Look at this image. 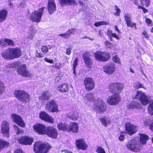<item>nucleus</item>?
<instances>
[{
	"instance_id": "1",
	"label": "nucleus",
	"mask_w": 153,
	"mask_h": 153,
	"mask_svg": "<svg viewBox=\"0 0 153 153\" xmlns=\"http://www.w3.org/2000/svg\"><path fill=\"white\" fill-rule=\"evenodd\" d=\"M124 87L123 84L118 82L111 83L108 86L109 91L113 94L109 96L107 99L108 104L111 105H117L121 100L119 94L122 91Z\"/></svg>"
},
{
	"instance_id": "2",
	"label": "nucleus",
	"mask_w": 153,
	"mask_h": 153,
	"mask_svg": "<svg viewBox=\"0 0 153 153\" xmlns=\"http://www.w3.org/2000/svg\"><path fill=\"white\" fill-rule=\"evenodd\" d=\"M83 97L85 101L93 102V108L97 113H103L106 111V108L105 106V103L101 99H95L94 96L91 94H87Z\"/></svg>"
},
{
	"instance_id": "3",
	"label": "nucleus",
	"mask_w": 153,
	"mask_h": 153,
	"mask_svg": "<svg viewBox=\"0 0 153 153\" xmlns=\"http://www.w3.org/2000/svg\"><path fill=\"white\" fill-rule=\"evenodd\" d=\"M21 51L18 48H10L3 51L1 55L5 59H13L21 55Z\"/></svg>"
},
{
	"instance_id": "4",
	"label": "nucleus",
	"mask_w": 153,
	"mask_h": 153,
	"mask_svg": "<svg viewBox=\"0 0 153 153\" xmlns=\"http://www.w3.org/2000/svg\"><path fill=\"white\" fill-rule=\"evenodd\" d=\"M51 148L48 143L37 142L34 144L33 149L36 153H47Z\"/></svg>"
},
{
	"instance_id": "5",
	"label": "nucleus",
	"mask_w": 153,
	"mask_h": 153,
	"mask_svg": "<svg viewBox=\"0 0 153 153\" xmlns=\"http://www.w3.org/2000/svg\"><path fill=\"white\" fill-rule=\"evenodd\" d=\"M14 94L18 99L22 102H27L30 100V95L23 90H15L14 92Z\"/></svg>"
},
{
	"instance_id": "6",
	"label": "nucleus",
	"mask_w": 153,
	"mask_h": 153,
	"mask_svg": "<svg viewBox=\"0 0 153 153\" xmlns=\"http://www.w3.org/2000/svg\"><path fill=\"white\" fill-rule=\"evenodd\" d=\"M45 109L49 112L58 113L59 112L57 104L53 100L48 102L45 104Z\"/></svg>"
},
{
	"instance_id": "7",
	"label": "nucleus",
	"mask_w": 153,
	"mask_h": 153,
	"mask_svg": "<svg viewBox=\"0 0 153 153\" xmlns=\"http://www.w3.org/2000/svg\"><path fill=\"white\" fill-rule=\"evenodd\" d=\"M127 147L129 150L137 152H139L142 149L143 146L140 142L132 140L127 144Z\"/></svg>"
},
{
	"instance_id": "8",
	"label": "nucleus",
	"mask_w": 153,
	"mask_h": 153,
	"mask_svg": "<svg viewBox=\"0 0 153 153\" xmlns=\"http://www.w3.org/2000/svg\"><path fill=\"white\" fill-rule=\"evenodd\" d=\"M94 56L96 60L103 62L107 61L110 58V55L108 53L101 51L96 52L94 54Z\"/></svg>"
},
{
	"instance_id": "9",
	"label": "nucleus",
	"mask_w": 153,
	"mask_h": 153,
	"mask_svg": "<svg viewBox=\"0 0 153 153\" xmlns=\"http://www.w3.org/2000/svg\"><path fill=\"white\" fill-rule=\"evenodd\" d=\"M45 7H42L38 10L34 11L31 14L30 17V19L32 22H39L41 20V18L42 14V12Z\"/></svg>"
},
{
	"instance_id": "10",
	"label": "nucleus",
	"mask_w": 153,
	"mask_h": 153,
	"mask_svg": "<svg viewBox=\"0 0 153 153\" xmlns=\"http://www.w3.org/2000/svg\"><path fill=\"white\" fill-rule=\"evenodd\" d=\"M133 98L134 99L140 100L143 105H147L149 102L148 98L145 94L141 91H137L135 96H133Z\"/></svg>"
},
{
	"instance_id": "11",
	"label": "nucleus",
	"mask_w": 153,
	"mask_h": 153,
	"mask_svg": "<svg viewBox=\"0 0 153 153\" xmlns=\"http://www.w3.org/2000/svg\"><path fill=\"white\" fill-rule=\"evenodd\" d=\"M10 125L6 121H3L1 125V133L4 136L8 137L9 136Z\"/></svg>"
},
{
	"instance_id": "12",
	"label": "nucleus",
	"mask_w": 153,
	"mask_h": 153,
	"mask_svg": "<svg viewBox=\"0 0 153 153\" xmlns=\"http://www.w3.org/2000/svg\"><path fill=\"white\" fill-rule=\"evenodd\" d=\"M26 69V66L25 65H20L17 68L18 73L23 76L29 77H32V74L27 71Z\"/></svg>"
},
{
	"instance_id": "13",
	"label": "nucleus",
	"mask_w": 153,
	"mask_h": 153,
	"mask_svg": "<svg viewBox=\"0 0 153 153\" xmlns=\"http://www.w3.org/2000/svg\"><path fill=\"white\" fill-rule=\"evenodd\" d=\"M47 128L45 125L41 124H36L33 126V129L35 132L41 135L45 134Z\"/></svg>"
},
{
	"instance_id": "14",
	"label": "nucleus",
	"mask_w": 153,
	"mask_h": 153,
	"mask_svg": "<svg viewBox=\"0 0 153 153\" xmlns=\"http://www.w3.org/2000/svg\"><path fill=\"white\" fill-rule=\"evenodd\" d=\"M49 137L53 139L57 138L58 133L57 130L53 127H48L47 128L45 134Z\"/></svg>"
},
{
	"instance_id": "15",
	"label": "nucleus",
	"mask_w": 153,
	"mask_h": 153,
	"mask_svg": "<svg viewBox=\"0 0 153 153\" xmlns=\"http://www.w3.org/2000/svg\"><path fill=\"white\" fill-rule=\"evenodd\" d=\"M11 117L13 120L14 122L22 127H25V123L21 117L15 114H12Z\"/></svg>"
},
{
	"instance_id": "16",
	"label": "nucleus",
	"mask_w": 153,
	"mask_h": 153,
	"mask_svg": "<svg viewBox=\"0 0 153 153\" xmlns=\"http://www.w3.org/2000/svg\"><path fill=\"white\" fill-rule=\"evenodd\" d=\"M84 83L86 88L88 91L92 90L94 88V82L91 78H85L84 81Z\"/></svg>"
},
{
	"instance_id": "17",
	"label": "nucleus",
	"mask_w": 153,
	"mask_h": 153,
	"mask_svg": "<svg viewBox=\"0 0 153 153\" xmlns=\"http://www.w3.org/2000/svg\"><path fill=\"white\" fill-rule=\"evenodd\" d=\"M125 126L126 131L130 135H132L137 131V127L129 123H126Z\"/></svg>"
},
{
	"instance_id": "18",
	"label": "nucleus",
	"mask_w": 153,
	"mask_h": 153,
	"mask_svg": "<svg viewBox=\"0 0 153 153\" xmlns=\"http://www.w3.org/2000/svg\"><path fill=\"white\" fill-rule=\"evenodd\" d=\"M39 117L41 119L45 121L51 123H53V118L45 112H41L39 114Z\"/></svg>"
},
{
	"instance_id": "19",
	"label": "nucleus",
	"mask_w": 153,
	"mask_h": 153,
	"mask_svg": "<svg viewBox=\"0 0 153 153\" xmlns=\"http://www.w3.org/2000/svg\"><path fill=\"white\" fill-rule=\"evenodd\" d=\"M76 145L78 149L83 150H86L88 147L87 144L83 139L76 140Z\"/></svg>"
},
{
	"instance_id": "20",
	"label": "nucleus",
	"mask_w": 153,
	"mask_h": 153,
	"mask_svg": "<svg viewBox=\"0 0 153 153\" xmlns=\"http://www.w3.org/2000/svg\"><path fill=\"white\" fill-rule=\"evenodd\" d=\"M33 140V139L32 137L28 136L22 137L18 140L19 143L26 145L31 144Z\"/></svg>"
},
{
	"instance_id": "21",
	"label": "nucleus",
	"mask_w": 153,
	"mask_h": 153,
	"mask_svg": "<svg viewBox=\"0 0 153 153\" xmlns=\"http://www.w3.org/2000/svg\"><path fill=\"white\" fill-rule=\"evenodd\" d=\"M116 69L115 65L112 63L105 66L104 67L103 71L106 73L110 74L115 72Z\"/></svg>"
},
{
	"instance_id": "22",
	"label": "nucleus",
	"mask_w": 153,
	"mask_h": 153,
	"mask_svg": "<svg viewBox=\"0 0 153 153\" xmlns=\"http://www.w3.org/2000/svg\"><path fill=\"white\" fill-rule=\"evenodd\" d=\"M83 58L86 66L89 69L91 68L93 61L90 57L89 53L88 52L84 53L83 54Z\"/></svg>"
},
{
	"instance_id": "23",
	"label": "nucleus",
	"mask_w": 153,
	"mask_h": 153,
	"mask_svg": "<svg viewBox=\"0 0 153 153\" xmlns=\"http://www.w3.org/2000/svg\"><path fill=\"white\" fill-rule=\"evenodd\" d=\"M56 5L53 0H49L48 5V9L50 14H52L56 10Z\"/></svg>"
},
{
	"instance_id": "24",
	"label": "nucleus",
	"mask_w": 153,
	"mask_h": 153,
	"mask_svg": "<svg viewBox=\"0 0 153 153\" xmlns=\"http://www.w3.org/2000/svg\"><path fill=\"white\" fill-rule=\"evenodd\" d=\"M79 125L76 122H71L68 125V132L77 133L79 131Z\"/></svg>"
},
{
	"instance_id": "25",
	"label": "nucleus",
	"mask_w": 153,
	"mask_h": 153,
	"mask_svg": "<svg viewBox=\"0 0 153 153\" xmlns=\"http://www.w3.org/2000/svg\"><path fill=\"white\" fill-rule=\"evenodd\" d=\"M57 127L59 130L68 131V125L66 123L60 122L57 124Z\"/></svg>"
},
{
	"instance_id": "26",
	"label": "nucleus",
	"mask_w": 153,
	"mask_h": 153,
	"mask_svg": "<svg viewBox=\"0 0 153 153\" xmlns=\"http://www.w3.org/2000/svg\"><path fill=\"white\" fill-rule=\"evenodd\" d=\"M7 14V11L5 9H2L0 10V22H2L5 20Z\"/></svg>"
},
{
	"instance_id": "27",
	"label": "nucleus",
	"mask_w": 153,
	"mask_h": 153,
	"mask_svg": "<svg viewBox=\"0 0 153 153\" xmlns=\"http://www.w3.org/2000/svg\"><path fill=\"white\" fill-rule=\"evenodd\" d=\"M57 89L62 92H66L68 91V86L65 83L61 84L58 86Z\"/></svg>"
},
{
	"instance_id": "28",
	"label": "nucleus",
	"mask_w": 153,
	"mask_h": 153,
	"mask_svg": "<svg viewBox=\"0 0 153 153\" xmlns=\"http://www.w3.org/2000/svg\"><path fill=\"white\" fill-rule=\"evenodd\" d=\"M51 95L49 92L45 91L43 92L42 95L39 97L40 100H48L51 97Z\"/></svg>"
},
{
	"instance_id": "29",
	"label": "nucleus",
	"mask_w": 153,
	"mask_h": 153,
	"mask_svg": "<svg viewBox=\"0 0 153 153\" xmlns=\"http://www.w3.org/2000/svg\"><path fill=\"white\" fill-rule=\"evenodd\" d=\"M60 4L62 6L66 4L72 5L76 4L74 0H59Z\"/></svg>"
},
{
	"instance_id": "30",
	"label": "nucleus",
	"mask_w": 153,
	"mask_h": 153,
	"mask_svg": "<svg viewBox=\"0 0 153 153\" xmlns=\"http://www.w3.org/2000/svg\"><path fill=\"white\" fill-rule=\"evenodd\" d=\"M100 120L102 124L105 127L107 126L111 123V120L106 117H102L100 119Z\"/></svg>"
},
{
	"instance_id": "31",
	"label": "nucleus",
	"mask_w": 153,
	"mask_h": 153,
	"mask_svg": "<svg viewBox=\"0 0 153 153\" xmlns=\"http://www.w3.org/2000/svg\"><path fill=\"white\" fill-rule=\"evenodd\" d=\"M140 140L141 144H142L143 146V144H145L147 141L148 140L149 138L148 135L144 134H140Z\"/></svg>"
},
{
	"instance_id": "32",
	"label": "nucleus",
	"mask_w": 153,
	"mask_h": 153,
	"mask_svg": "<svg viewBox=\"0 0 153 153\" xmlns=\"http://www.w3.org/2000/svg\"><path fill=\"white\" fill-rule=\"evenodd\" d=\"M9 143L2 139H0V152L1 151L4 147L9 146Z\"/></svg>"
},
{
	"instance_id": "33",
	"label": "nucleus",
	"mask_w": 153,
	"mask_h": 153,
	"mask_svg": "<svg viewBox=\"0 0 153 153\" xmlns=\"http://www.w3.org/2000/svg\"><path fill=\"white\" fill-rule=\"evenodd\" d=\"M4 46L8 45L13 46L14 45V42L12 40L7 38L4 39Z\"/></svg>"
},
{
	"instance_id": "34",
	"label": "nucleus",
	"mask_w": 153,
	"mask_h": 153,
	"mask_svg": "<svg viewBox=\"0 0 153 153\" xmlns=\"http://www.w3.org/2000/svg\"><path fill=\"white\" fill-rule=\"evenodd\" d=\"M134 87L136 89H138L140 88H143L146 89V88H145L143 86L142 84L140 83L139 82H135L134 84L133 85Z\"/></svg>"
},
{
	"instance_id": "35",
	"label": "nucleus",
	"mask_w": 153,
	"mask_h": 153,
	"mask_svg": "<svg viewBox=\"0 0 153 153\" xmlns=\"http://www.w3.org/2000/svg\"><path fill=\"white\" fill-rule=\"evenodd\" d=\"M109 24V23H107L105 21H100L99 22H96L94 24L95 26L97 27L101 25H107Z\"/></svg>"
},
{
	"instance_id": "36",
	"label": "nucleus",
	"mask_w": 153,
	"mask_h": 153,
	"mask_svg": "<svg viewBox=\"0 0 153 153\" xmlns=\"http://www.w3.org/2000/svg\"><path fill=\"white\" fill-rule=\"evenodd\" d=\"M148 109L149 113L153 115V101L149 106Z\"/></svg>"
},
{
	"instance_id": "37",
	"label": "nucleus",
	"mask_w": 153,
	"mask_h": 153,
	"mask_svg": "<svg viewBox=\"0 0 153 153\" xmlns=\"http://www.w3.org/2000/svg\"><path fill=\"white\" fill-rule=\"evenodd\" d=\"M105 45L107 48L110 49H112L113 47L114 48L115 47V45H113L108 41H106L105 42Z\"/></svg>"
},
{
	"instance_id": "38",
	"label": "nucleus",
	"mask_w": 153,
	"mask_h": 153,
	"mask_svg": "<svg viewBox=\"0 0 153 153\" xmlns=\"http://www.w3.org/2000/svg\"><path fill=\"white\" fill-rule=\"evenodd\" d=\"M13 128L16 131V134H21L23 132L22 130L20 129L17 126L14 125L13 126Z\"/></svg>"
},
{
	"instance_id": "39",
	"label": "nucleus",
	"mask_w": 153,
	"mask_h": 153,
	"mask_svg": "<svg viewBox=\"0 0 153 153\" xmlns=\"http://www.w3.org/2000/svg\"><path fill=\"white\" fill-rule=\"evenodd\" d=\"M152 119H149V118L145 120H144V124L145 126H148L150 125H150L152 123Z\"/></svg>"
},
{
	"instance_id": "40",
	"label": "nucleus",
	"mask_w": 153,
	"mask_h": 153,
	"mask_svg": "<svg viewBox=\"0 0 153 153\" xmlns=\"http://www.w3.org/2000/svg\"><path fill=\"white\" fill-rule=\"evenodd\" d=\"M113 60L115 63L119 64H121L120 59L117 55L114 56H113Z\"/></svg>"
},
{
	"instance_id": "41",
	"label": "nucleus",
	"mask_w": 153,
	"mask_h": 153,
	"mask_svg": "<svg viewBox=\"0 0 153 153\" xmlns=\"http://www.w3.org/2000/svg\"><path fill=\"white\" fill-rule=\"evenodd\" d=\"M78 117V114L77 113H73L71 116H69L70 118L74 120H77Z\"/></svg>"
},
{
	"instance_id": "42",
	"label": "nucleus",
	"mask_w": 153,
	"mask_h": 153,
	"mask_svg": "<svg viewBox=\"0 0 153 153\" xmlns=\"http://www.w3.org/2000/svg\"><path fill=\"white\" fill-rule=\"evenodd\" d=\"M5 90V86L3 83L0 82V95L2 94Z\"/></svg>"
},
{
	"instance_id": "43",
	"label": "nucleus",
	"mask_w": 153,
	"mask_h": 153,
	"mask_svg": "<svg viewBox=\"0 0 153 153\" xmlns=\"http://www.w3.org/2000/svg\"><path fill=\"white\" fill-rule=\"evenodd\" d=\"M78 61V59L77 58H76L73 64V73L75 74V69L77 65Z\"/></svg>"
},
{
	"instance_id": "44",
	"label": "nucleus",
	"mask_w": 153,
	"mask_h": 153,
	"mask_svg": "<svg viewBox=\"0 0 153 153\" xmlns=\"http://www.w3.org/2000/svg\"><path fill=\"white\" fill-rule=\"evenodd\" d=\"M141 4L148 6L149 4V0H140Z\"/></svg>"
},
{
	"instance_id": "45",
	"label": "nucleus",
	"mask_w": 153,
	"mask_h": 153,
	"mask_svg": "<svg viewBox=\"0 0 153 153\" xmlns=\"http://www.w3.org/2000/svg\"><path fill=\"white\" fill-rule=\"evenodd\" d=\"M41 50L42 51L44 54H46L48 51V48L45 46H43L41 47Z\"/></svg>"
},
{
	"instance_id": "46",
	"label": "nucleus",
	"mask_w": 153,
	"mask_h": 153,
	"mask_svg": "<svg viewBox=\"0 0 153 153\" xmlns=\"http://www.w3.org/2000/svg\"><path fill=\"white\" fill-rule=\"evenodd\" d=\"M143 35V39L146 38V39L148 40L149 39V36L147 32L145 30L143 31L142 33Z\"/></svg>"
},
{
	"instance_id": "47",
	"label": "nucleus",
	"mask_w": 153,
	"mask_h": 153,
	"mask_svg": "<svg viewBox=\"0 0 153 153\" xmlns=\"http://www.w3.org/2000/svg\"><path fill=\"white\" fill-rule=\"evenodd\" d=\"M127 25L128 27H135V28H137L136 23L132 22L131 21L129 22H128V23L127 24Z\"/></svg>"
},
{
	"instance_id": "48",
	"label": "nucleus",
	"mask_w": 153,
	"mask_h": 153,
	"mask_svg": "<svg viewBox=\"0 0 153 153\" xmlns=\"http://www.w3.org/2000/svg\"><path fill=\"white\" fill-rule=\"evenodd\" d=\"M96 151L97 153H105L104 149L101 147L97 148Z\"/></svg>"
},
{
	"instance_id": "49",
	"label": "nucleus",
	"mask_w": 153,
	"mask_h": 153,
	"mask_svg": "<svg viewBox=\"0 0 153 153\" xmlns=\"http://www.w3.org/2000/svg\"><path fill=\"white\" fill-rule=\"evenodd\" d=\"M124 18L127 24L131 21L130 19V16L128 14H125L124 16Z\"/></svg>"
},
{
	"instance_id": "50",
	"label": "nucleus",
	"mask_w": 153,
	"mask_h": 153,
	"mask_svg": "<svg viewBox=\"0 0 153 153\" xmlns=\"http://www.w3.org/2000/svg\"><path fill=\"white\" fill-rule=\"evenodd\" d=\"M134 108H141L140 104L137 101H133Z\"/></svg>"
},
{
	"instance_id": "51",
	"label": "nucleus",
	"mask_w": 153,
	"mask_h": 153,
	"mask_svg": "<svg viewBox=\"0 0 153 153\" xmlns=\"http://www.w3.org/2000/svg\"><path fill=\"white\" fill-rule=\"evenodd\" d=\"M115 10L116 11V12L114 13L115 15L117 16L119 15L120 13V10L118 7L116 5L115 6Z\"/></svg>"
},
{
	"instance_id": "52",
	"label": "nucleus",
	"mask_w": 153,
	"mask_h": 153,
	"mask_svg": "<svg viewBox=\"0 0 153 153\" xmlns=\"http://www.w3.org/2000/svg\"><path fill=\"white\" fill-rule=\"evenodd\" d=\"M36 57L39 58H41L44 56V55L41 53H39L37 51H36L35 53Z\"/></svg>"
},
{
	"instance_id": "53",
	"label": "nucleus",
	"mask_w": 153,
	"mask_h": 153,
	"mask_svg": "<svg viewBox=\"0 0 153 153\" xmlns=\"http://www.w3.org/2000/svg\"><path fill=\"white\" fill-rule=\"evenodd\" d=\"M127 107L128 109H134V106L133 101H132L129 103L127 105Z\"/></svg>"
},
{
	"instance_id": "54",
	"label": "nucleus",
	"mask_w": 153,
	"mask_h": 153,
	"mask_svg": "<svg viewBox=\"0 0 153 153\" xmlns=\"http://www.w3.org/2000/svg\"><path fill=\"white\" fill-rule=\"evenodd\" d=\"M28 34H29L28 36L29 37L30 39H32L34 35V33H33V30H30Z\"/></svg>"
},
{
	"instance_id": "55",
	"label": "nucleus",
	"mask_w": 153,
	"mask_h": 153,
	"mask_svg": "<svg viewBox=\"0 0 153 153\" xmlns=\"http://www.w3.org/2000/svg\"><path fill=\"white\" fill-rule=\"evenodd\" d=\"M59 36H60L65 39L68 38L69 37L66 33V32L64 33L60 34L59 35Z\"/></svg>"
},
{
	"instance_id": "56",
	"label": "nucleus",
	"mask_w": 153,
	"mask_h": 153,
	"mask_svg": "<svg viewBox=\"0 0 153 153\" xmlns=\"http://www.w3.org/2000/svg\"><path fill=\"white\" fill-rule=\"evenodd\" d=\"M14 153H25V152L21 149H18L15 150Z\"/></svg>"
},
{
	"instance_id": "57",
	"label": "nucleus",
	"mask_w": 153,
	"mask_h": 153,
	"mask_svg": "<svg viewBox=\"0 0 153 153\" xmlns=\"http://www.w3.org/2000/svg\"><path fill=\"white\" fill-rule=\"evenodd\" d=\"M132 1L133 4H134L136 6L138 7V8L139 9V6H140L139 5V4L137 0H132Z\"/></svg>"
},
{
	"instance_id": "58",
	"label": "nucleus",
	"mask_w": 153,
	"mask_h": 153,
	"mask_svg": "<svg viewBox=\"0 0 153 153\" xmlns=\"http://www.w3.org/2000/svg\"><path fill=\"white\" fill-rule=\"evenodd\" d=\"M61 153H73L71 151L68 150H63L61 151Z\"/></svg>"
},
{
	"instance_id": "59",
	"label": "nucleus",
	"mask_w": 153,
	"mask_h": 153,
	"mask_svg": "<svg viewBox=\"0 0 153 153\" xmlns=\"http://www.w3.org/2000/svg\"><path fill=\"white\" fill-rule=\"evenodd\" d=\"M71 53V50L70 48H67L66 49V53L68 55H69Z\"/></svg>"
},
{
	"instance_id": "60",
	"label": "nucleus",
	"mask_w": 153,
	"mask_h": 153,
	"mask_svg": "<svg viewBox=\"0 0 153 153\" xmlns=\"http://www.w3.org/2000/svg\"><path fill=\"white\" fill-rule=\"evenodd\" d=\"M139 9H142L144 13H146L148 12V10L145 8L143 7L142 6H139Z\"/></svg>"
},
{
	"instance_id": "61",
	"label": "nucleus",
	"mask_w": 153,
	"mask_h": 153,
	"mask_svg": "<svg viewBox=\"0 0 153 153\" xmlns=\"http://www.w3.org/2000/svg\"><path fill=\"white\" fill-rule=\"evenodd\" d=\"M124 139V136L122 134H121L120 135L119 137V140L120 141H122Z\"/></svg>"
},
{
	"instance_id": "62",
	"label": "nucleus",
	"mask_w": 153,
	"mask_h": 153,
	"mask_svg": "<svg viewBox=\"0 0 153 153\" xmlns=\"http://www.w3.org/2000/svg\"><path fill=\"white\" fill-rule=\"evenodd\" d=\"M4 39L0 40V46H4Z\"/></svg>"
},
{
	"instance_id": "63",
	"label": "nucleus",
	"mask_w": 153,
	"mask_h": 153,
	"mask_svg": "<svg viewBox=\"0 0 153 153\" xmlns=\"http://www.w3.org/2000/svg\"><path fill=\"white\" fill-rule=\"evenodd\" d=\"M138 51L141 54H143L144 53V50L142 48H139Z\"/></svg>"
},
{
	"instance_id": "64",
	"label": "nucleus",
	"mask_w": 153,
	"mask_h": 153,
	"mask_svg": "<svg viewBox=\"0 0 153 153\" xmlns=\"http://www.w3.org/2000/svg\"><path fill=\"white\" fill-rule=\"evenodd\" d=\"M69 29V31H70V32L71 33V34H74L76 32V30L74 28H71Z\"/></svg>"
}]
</instances>
